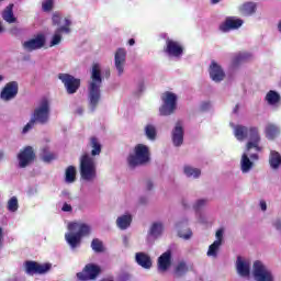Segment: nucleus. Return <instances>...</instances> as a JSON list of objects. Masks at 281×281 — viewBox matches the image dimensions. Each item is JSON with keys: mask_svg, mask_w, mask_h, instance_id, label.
Instances as JSON below:
<instances>
[{"mask_svg": "<svg viewBox=\"0 0 281 281\" xmlns=\"http://www.w3.org/2000/svg\"><path fill=\"white\" fill-rule=\"evenodd\" d=\"M52 269V263H37V273L43 276L44 273H48Z\"/></svg>", "mask_w": 281, "mask_h": 281, "instance_id": "42", "label": "nucleus"}, {"mask_svg": "<svg viewBox=\"0 0 281 281\" xmlns=\"http://www.w3.org/2000/svg\"><path fill=\"white\" fill-rule=\"evenodd\" d=\"M258 153L260 151L254 153V149H247V147H245L239 159V170L241 175H249L254 168H256V161L260 159Z\"/></svg>", "mask_w": 281, "mask_h": 281, "instance_id": "8", "label": "nucleus"}, {"mask_svg": "<svg viewBox=\"0 0 281 281\" xmlns=\"http://www.w3.org/2000/svg\"><path fill=\"white\" fill-rule=\"evenodd\" d=\"M181 227V222L177 224V228L179 229Z\"/></svg>", "mask_w": 281, "mask_h": 281, "instance_id": "57", "label": "nucleus"}, {"mask_svg": "<svg viewBox=\"0 0 281 281\" xmlns=\"http://www.w3.org/2000/svg\"><path fill=\"white\" fill-rule=\"evenodd\" d=\"M77 170L76 167L69 166L65 171V181L67 183H74L76 181Z\"/></svg>", "mask_w": 281, "mask_h": 281, "instance_id": "39", "label": "nucleus"}, {"mask_svg": "<svg viewBox=\"0 0 281 281\" xmlns=\"http://www.w3.org/2000/svg\"><path fill=\"white\" fill-rule=\"evenodd\" d=\"M34 124H36L33 119L30 120L29 123H26V125H24V127L22 128V135H27V133H30V131H32V128H34Z\"/></svg>", "mask_w": 281, "mask_h": 281, "instance_id": "45", "label": "nucleus"}, {"mask_svg": "<svg viewBox=\"0 0 281 281\" xmlns=\"http://www.w3.org/2000/svg\"><path fill=\"white\" fill-rule=\"evenodd\" d=\"M209 76L213 82H223L226 77L225 69L218 61L212 60L209 66Z\"/></svg>", "mask_w": 281, "mask_h": 281, "instance_id": "14", "label": "nucleus"}, {"mask_svg": "<svg viewBox=\"0 0 281 281\" xmlns=\"http://www.w3.org/2000/svg\"><path fill=\"white\" fill-rule=\"evenodd\" d=\"M267 139H276L280 134V127L276 124H268L265 130Z\"/></svg>", "mask_w": 281, "mask_h": 281, "instance_id": "34", "label": "nucleus"}, {"mask_svg": "<svg viewBox=\"0 0 281 281\" xmlns=\"http://www.w3.org/2000/svg\"><path fill=\"white\" fill-rule=\"evenodd\" d=\"M3 81V77L0 75V82Z\"/></svg>", "mask_w": 281, "mask_h": 281, "instance_id": "61", "label": "nucleus"}, {"mask_svg": "<svg viewBox=\"0 0 281 281\" xmlns=\"http://www.w3.org/2000/svg\"><path fill=\"white\" fill-rule=\"evenodd\" d=\"M135 260L139 267H143V269H150V267H153L150 256L145 252H136Z\"/></svg>", "mask_w": 281, "mask_h": 281, "instance_id": "28", "label": "nucleus"}, {"mask_svg": "<svg viewBox=\"0 0 281 281\" xmlns=\"http://www.w3.org/2000/svg\"><path fill=\"white\" fill-rule=\"evenodd\" d=\"M165 54H167L169 58H181L183 56V45L175 40L168 38L166 41Z\"/></svg>", "mask_w": 281, "mask_h": 281, "instance_id": "15", "label": "nucleus"}, {"mask_svg": "<svg viewBox=\"0 0 281 281\" xmlns=\"http://www.w3.org/2000/svg\"><path fill=\"white\" fill-rule=\"evenodd\" d=\"M19 93V83L16 81H11L4 86L0 93L1 100L3 102H10V100H14L16 94Z\"/></svg>", "mask_w": 281, "mask_h": 281, "instance_id": "17", "label": "nucleus"}, {"mask_svg": "<svg viewBox=\"0 0 281 281\" xmlns=\"http://www.w3.org/2000/svg\"><path fill=\"white\" fill-rule=\"evenodd\" d=\"M7 210L11 212V214L19 212V198L14 195L11 196L7 202Z\"/></svg>", "mask_w": 281, "mask_h": 281, "instance_id": "38", "label": "nucleus"}, {"mask_svg": "<svg viewBox=\"0 0 281 281\" xmlns=\"http://www.w3.org/2000/svg\"><path fill=\"white\" fill-rule=\"evenodd\" d=\"M52 113V102L49 99H42L34 109L31 119L35 124H47L49 122V115Z\"/></svg>", "mask_w": 281, "mask_h": 281, "instance_id": "7", "label": "nucleus"}, {"mask_svg": "<svg viewBox=\"0 0 281 281\" xmlns=\"http://www.w3.org/2000/svg\"><path fill=\"white\" fill-rule=\"evenodd\" d=\"M18 167L27 168L34 164V159H36V154L34 153V147L26 146L22 148L16 156Z\"/></svg>", "mask_w": 281, "mask_h": 281, "instance_id": "11", "label": "nucleus"}, {"mask_svg": "<svg viewBox=\"0 0 281 281\" xmlns=\"http://www.w3.org/2000/svg\"><path fill=\"white\" fill-rule=\"evenodd\" d=\"M1 32H4V29H3V25L0 22V34H1Z\"/></svg>", "mask_w": 281, "mask_h": 281, "instance_id": "56", "label": "nucleus"}, {"mask_svg": "<svg viewBox=\"0 0 281 281\" xmlns=\"http://www.w3.org/2000/svg\"><path fill=\"white\" fill-rule=\"evenodd\" d=\"M276 228L279 229V231H281V222H277V223H276Z\"/></svg>", "mask_w": 281, "mask_h": 281, "instance_id": "54", "label": "nucleus"}, {"mask_svg": "<svg viewBox=\"0 0 281 281\" xmlns=\"http://www.w3.org/2000/svg\"><path fill=\"white\" fill-rule=\"evenodd\" d=\"M188 271H189L188 263H186V261H179L175 267L173 276L176 278H181L186 276Z\"/></svg>", "mask_w": 281, "mask_h": 281, "instance_id": "35", "label": "nucleus"}, {"mask_svg": "<svg viewBox=\"0 0 281 281\" xmlns=\"http://www.w3.org/2000/svg\"><path fill=\"white\" fill-rule=\"evenodd\" d=\"M3 227L0 226V249L3 247Z\"/></svg>", "mask_w": 281, "mask_h": 281, "instance_id": "50", "label": "nucleus"}, {"mask_svg": "<svg viewBox=\"0 0 281 281\" xmlns=\"http://www.w3.org/2000/svg\"><path fill=\"white\" fill-rule=\"evenodd\" d=\"M182 172L187 179H199L201 177V169L192 165H184Z\"/></svg>", "mask_w": 281, "mask_h": 281, "instance_id": "27", "label": "nucleus"}, {"mask_svg": "<svg viewBox=\"0 0 281 281\" xmlns=\"http://www.w3.org/2000/svg\"><path fill=\"white\" fill-rule=\"evenodd\" d=\"M259 207H260L261 212H267V202L265 200H261L259 202Z\"/></svg>", "mask_w": 281, "mask_h": 281, "instance_id": "49", "label": "nucleus"}, {"mask_svg": "<svg viewBox=\"0 0 281 281\" xmlns=\"http://www.w3.org/2000/svg\"><path fill=\"white\" fill-rule=\"evenodd\" d=\"M25 52H35V49H43L45 47V35L38 34L35 37L23 43Z\"/></svg>", "mask_w": 281, "mask_h": 281, "instance_id": "19", "label": "nucleus"}, {"mask_svg": "<svg viewBox=\"0 0 281 281\" xmlns=\"http://www.w3.org/2000/svg\"><path fill=\"white\" fill-rule=\"evenodd\" d=\"M91 234V227L85 223L72 222L68 224V232L65 234V240L70 249H78L83 236Z\"/></svg>", "mask_w": 281, "mask_h": 281, "instance_id": "4", "label": "nucleus"}, {"mask_svg": "<svg viewBox=\"0 0 281 281\" xmlns=\"http://www.w3.org/2000/svg\"><path fill=\"white\" fill-rule=\"evenodd\" d=\"M178 235L180 238H183V240H190V238H192V231L190 228L179 231Z\"/></svg>", "mask_w": 281, "mask_h": 281, "instance_id": "44", "label": "nucleus"}, {"mask_svg": "<svg viewBox=\"0 0 281 281\" xmlns=\"http://www.w3.org/2000/svg\"><path fill=\"white\" fill-rule=\"evenodd\" d=\"M3 1H5V0H0V3H3Z\"/></svg>", "mask_w": 281, "mask_h": 281, "instance_id": "62", "label": "nucleus"}, {"mask_svg": "<svg viewBox=\"0 0 281 281\" xmlns=\"http://www.w3.org/2000/svg\"><path fill=\"white\" fill-rule=\"evenodd\" d=\"M91 247L97 254L104 251V245L102 244V240L98 238L92 240Z\"/></svg>", "mask_w": 281, "mask_h": 281, "instance_id": "41", "label": "nucleus"}, {"mask_svg": "<svg viewBox=\"0 0 281 281\" xmlns=\"http://www.w3.org/2000/svg\"><path fill=\"white\" fill-rule=\"evenodd\" d=\"M86 153L93 159H95V157H100V154L102 153V143H100L98 137L92 136L89 138Z\"/></svg>", "mask_w": 281, "mask_h": 281, "instance_id": "20", "label": "nucleus"}, {"mask_svg": "<svg viewBox=\"0 0 281 281\" xmlns=\"http://www.w3.org/2000/svg\"><path fill=\"white\" fill-rule=\"evenodd\" d=\"M231 126L237 142H245V139H248L245 147L247 150H254V153H262V146H260L262 138L260 137V130H258V127L234 125V123H231Z\"/></svg>", "mask_w": 281, "mask_h": 281, "instance_id": "1", "label": "nucleus"}, {"mask_svg": "<svg viewBox=\"0 0 281 281\" xmlns=\"http://www.w3.org/2000/svg\"><path fill=\"white\" fill-rule=\"evenodd\" d=\"M162 104L159 108V115L167 117L177 111L179 97L175 92L167 91L161 95Z\"/></svg>", "mask_w": 281, "mask_h": 281, "instance_id": "9", "label": "nucleus"}, {"mask_svg": "<svg viewBox=\"0 0 281 281\" xmlns=\"http://www.w3.org/2000/svg\"><path fill=\"white\" fill-rule=\"evenodd\" d=\"M43 12H52L54 10V0H44L42 2Z\"/></svg>", "mask_w": 281, "mask_h": 281, "instance_id": "43", "label": "nucleus"}, {"mask_svg": "<svg viewBox=\"0 0 281 281\" xmlns=\"http://www.w3.org/2000/svg\"><path fill=\"white\" fill-rule=\"evenodd\" d=\"M128 45H131V46L133 47V45H135V40H134V38H131V40L128 41Z\"/></svg>", "mask_w": 281, "mask_h": 281, "instance_id": "53", "label": "nucleus"}, {"mask_svg": "<svg viewBox=\"0 0 281 281\" xmlns=\"http://www.w3.org/2000/svg\"><path fill=\"white\" fill-rule=\"evenodd\" d=\"M236 111H238V105L235 106L234 113H236Z\"/></svg>", "mask_w": 281, "mask_h": 281, "instance_id": "58", "label": "nucleus"}, {"mask_svg": "<svg viewBox=\"0 0 281 281\" xmlns=\"http://www.w3.org/2000/svg\"><path fill=\"white\" fill-rule=\"evenodd\" d=\"M164 229H165L164 223L155 222L151 224V226L149 228V234L154 238H159V236H161L164 234Z\"/></svg>", "mask_w": 281, "mask_h": 281, "instance_id": "33", "label": "nucleus"}, {"mask_svg": "<svg viewBox=\"0 0 281 281\" xmlns=\"http://www.w3.org/2000/svg\"><path fill=\"white\" fill-rule=\"evenodd\" d=\"M74 207H71V204L65 202L61 206V212H72Z\"/></svg>", "mask_w": 281, "mask_h": 281, "instance_id": "48", "label": "nucleus"}, {"mask_svg": "<svg viewBox=\"0 0 281 281\" xmlns=\"http://www.w3.org/2000/svg\"><path fill=\"white\" fill-rule=\"evenodd\" d=\"M154 183H153V181H150V180H148L147 182H146V189L147 190H150L151 188H154Z\"/></svg>", "mask_w": 281, "mask_h": 281, "instance_id": "52", "label": "nucleus"}, {"mask_svg": "<svg viewBox=\"0 0 281 281\" xmlns=\"http://www.w3.org/2000/svg\"><path fill=\"white\" fill-rule=\"evenodd\" d=\"M102 66L93 64L88 81V101L90 111H95L102 98Z\"/></svg>", "mask_w": 281, "mask_h": 281, "instance_id": "2", "label": "nucleus"}, {"mask_svg": "<svg viewBox=\"0 0 281 281\" xmlns=\"http://www.w3.org/2000/svg\"><path fill=\"white\" fill-rule=\"evenodd\" d=\"M79 172L82 181H95L98 179V162L95 158L83 153L79 158Z\"/></svg>", "mask_w": 281, "mask_h": 281, "instance_id": "5", "label": "nucleus"}, {"mask_svg": "<svg viewBox=\"0 0 281 281\" xmlns=\"http://www.w3.org/2000/svg\"><path fill=\"white\" fill-rule=\"evenodd\" d=\"M236 271L240 278H249L251 274V261L238 257L236 260Z\"/></svg>", "mask_w": 281, "mask_h": 281, "instance_id": "21", "label": "nucleus"}, {"mask_svg": "<svg viewBox=\"0 0 281 281\" xmlns=\"http://www.w3.org/2000/svg\"><path fill=\"white\" fill-rule=\"evenodd\" d=\"M183 122L178 121L171 132V139L173 146L178 147L183 145Z\"/></svg>", "mask_w": 281, "mask_h": 281, "instance_id": "22", "label": "nucleus"}, {"mask_svg": "<svg viewBox=\"0 0 281 281\" xmlns=\"http://www.w3.org/2000/svg\"><path fill=\"white\" fill-rule=\"evenodd\" d=\"M75 113H76L77 115H82V113H85V108L78 106V108L76 109Z\"/></svg>", "mask_w": 281, "mask_h": 281, "instance_id": "51", "label": "nucleus"}, {"mask_svg": "<svg viewBox=\"0 0 281 281\" xmlns=\"http://www.w3.org/2000/svg\"><path fill=\"white\" fill-rule=\"evenodd\" d=\"M144 135L149 142L157 139V125L155 123H147L144 126Z\"/></svg>", "mask_w": 281, "mask_h": 281, "instance_id": "30", "label": "nucleus"}, {"mask_svg": "<svg viewBox=\"0 0 281 281\" xmlns=\"http://www.w3.org/2000/svg\"><path fill=\"white\" fill-rule=\"evenodd\" d=\"M240 12L244 16H251V14H256V3L255 2H246L240 7Z\"/></svg>", "mask_w": 281, "mask_h": 281, "instance_id": "36", "label": "nucleus"}, {"mask_svg": "<svg viewBox=\"0 0 281 281\" xmlns=\"http://www.w3.org/2000/svg\"><path fill=\"white\" fill-rule=\"evenodd\" d=\"M243 20L237 18H227L224 23L220 25L221 32H232V30H238L243 27Z\"/></svg>", "mask_w": 281, "mask_h": 281, "instance_id": "24", "label": "nucleus"}, {"mask_svg": "<svg viewBox=\"0 0 281 281\" xmlns=\"http://www.w3.org/2000/svg\"><path fill=\"white\" fill-rule=\"evenodd\" d=\"M269 166L272 170H280V167H281V154L280 153H278L276 150L270 151Z\"/></svg>", "mask_w": 281, "mask_h": 281, "instance_id": "31", "label": "nucleus"}, {"mask_svg": "<svg viewBox=\"0 0 281 281\" xmlns=\"http://www.w3.org/2000/svg\"><path fill=\"white\" fill-rule=\"evenodd\" d=\"M266 102L270 106H276V104H278L280 102V93H278L277 91L270 90L266 94Z\"/></svg>", "mask_w": 281, "mask_h": 281, "instance_id": "37", "label": "nucleus"}, {"mask_svg": "<svg viewBox=\"0 0 281 281\" xmlns=\"http://www.w3.org/2000/svg\"><path fill=\"white\" fill-rule=\"evenodd\" d=\"M201 111H210L212 109V102L211 101H202L200 104Z\"/></svg>", "mask_w": 281, "mask_h": 281, "instance_id": "47", "label": "nucleus"}, {"mask_svg": "<svg viewBox=\"0 0 281 281\" xmlns=\"http://www.w3.org/2000/svg\"><path fill=\"white\" fill-rule=\"evenodd\" d=\"M56 159V155L52 153H44L42 155V160L45 161V164H49L50 161H54Z\"/></svg>", "mask_w": 281, "mask_h": 281, "instance_id": "46", "label": "nucleus"}, {"mask_svg": "<svg viewBox=\"0 0 281 281\" xmlns=\"http://www.w3.org/2000/svg\"><path fill=\"white\" fill-rule=\"evenodd\" d=\"M37 265L36 261H27L25 263V271L29 276H35L37 273Z\"/></svg>", "mask_w": 281, "mask_h": 281, "instance_id": "40", "label": "nucleus"}, {"mask_svg": "<svg viewBox=\"0 0 281 281\" xmlns=\"http://www.w3.org/2000/svg\"><path fill=\"white\" fill-rule=\"evenodd\" d=\"M254 55L249 52H241L233 57V65H240V63H246V60H251Z\"/></svg>", "mask_w": 281, "mask_h": 281, "instance_id": "32", "label": "nucleus"}, {"mask_svg": "<svg viewBox=\"0 0 281 281\" xmlns=\"http://www.w3.org/2000/svg\"><path fill=\"white\" fill-rule=\"evenodd\" d=\"M2 19L5 23H16V16L14 15V4L10 3L2 11Z\"/></svg>", "mask_w": 281, "mask_h": 281, "instance_id": "29", "label": "nucleus"}, {"mask_svg": "<svg viewBox=\"0 0 281 281\" xmlns=\"http://www.w3.org/2000/svg\"><path fill=\"white\" fill-rule=\"evenodd\" d=\"M59 80H61L67 93L74 95L80 89V79L69 75V74H59Z\"/></svg>", "mask_w": 281, "mask_h": 281, "instance_id": "12", "label": "nucleus"}, {"mask_svg": "<svg viewBox=\"0 0 281 281\" xmlns=\"http://www.w3.org/2000/svg\"><path fill=\"white\" fill-rule=\"evenodd\" d=\"M205 205H207V199H198L194 201L192 207L194 210V212L198 214V222L205 224V217H203V215H201V210H203V207H205Z\"/></svg>", "mask_w": 281, "mask_h": 281, "instance_id": "25", "label": "nucleus"}, {"mask_svg": "<svg viewBox=\"0 0 281 281\" xmlns=\"http://www.w3.org/2000/svg\"><path fill=\"white\" fill-rule=\"evenodd\" d=\"M221 0H211V3H213L214 5H216V3H218Z\"/></svg>", "mask_w": 281, "mask_h": 281, "instance_id": "55", "label": "nucleus"}, {"mask_svg": "<svg viewBox=\"0 0 281 281\" xmlns=\"http://www.w3.org/2000/svg\"><path fill=\"white\" fill-rule=\"evenodd\" d=\"M150 161V147L144 144H137L133 153L127 157V164L130 168H137V166H144Z\"/></svg>", "mask_w": 281, "mask_h": 281, "instance_id": "6", "label": "nucleus"}, {"mask_svg": "<svg viewBox=\"0 0 281 281\" xmlns=\"http://www.w3.org/2000/svg\"><path fill=\"white\" fill-rule=\"evenodd\" d=\"M102 281H113V279H103Z\"/></svg>", "mask_w": 281, "mask_h": 281, "instance_id": "60", "label": "nucleus"}, {"mask_svg": "<svg viewBox=\"0 0 281 281\" xmlns=\"http://www.w3.org/2000/svg\"><path fill=\"white\" fill-rule=\"evenodd\" d=\"M133 223V215L131 213H125L116 218V226L119 229H128Z\"/></svg>", "mask_w": 281, "mask_h": 281, "instance_id": "26", "label": "nucleus"}, {"mask_svg": "<svg viewBox=\"0 0 281 281\" xmlns=\"http://www.w3.org/2000/svg\"><path fill=\"white\" fill-rule=\"evenodd\" d=\"M126 54L125 48H117L114 53V67L117 76H122L124 74V69L126 67Z\"/></svg>", "mask_w": 281, "mask_h": 281, "instance_id": "18", "label": "nucleus"}, {"mask_svg": "<svg viewBox=\"0 0 281 281\" xmlns=\"http://www.w3.org/2000/svg\"><path fill=\"white\" fill-rule=\"evenodd\" d=\"M278 27H279V31L281 32V21H280Z\"/></svg>", "mask_w": 281, "mask_h": 281, "instance_id": "59", "label": "nucleus"}, {"mask_svg": "<svg viewBox=\"0 0 281 281\" xmlns=\"http://www.w3.org/2000/svg\"><path fill=\"white\" fill-rule=\"evenodd\" d=\"M170 267H172V250H167L158 258V271L166 273Z\"/></svg>", "mask_w": 281, "mask_h": 281, "instance_id": "23", "label": "nucleus"}, {"mask_svg": "<svg viewBox=\"0 0 281 281\" xmlns=\"http://www.w3.org/2000/svg\"><path fill=\"white\" fill-rule=\"evenodd\" d=\"M53 25H57L53 36L50 37L49 47H56L63 43V34H69L71 32V25L74 21L71 16H65L60 12L55 11L52 15Z\"/></svg>", "mask_w": 281, "mask_h": 281, "instance_id": "3", "label": "nucleus"}, {"mask_svg": "<svg viewBox=\"0 0 281 281\" xmlns=\"http://www.w3.org/2000/svg\"><path fill=\"white\" fill-rule=\"evenodd\" d=\"M251 273L254 281H276L273 271L260 260L254 262Z\"/></svg>", "mask_w": 281, "mask_h": 281, "instance_id": "10", "label": "nucleus"}, {"mask_svg": "<svg viewBox=\"0 0 281 281\" xmlns=\"http://www.w3.org/2000/svg\"><path fill=\"white\" fill-rule=\"evenodd\" d=\"M101 271L102 269L100 266L95 263H88L81 272L77 273V278L80 281L95 280V278L100 276Z\"/></svg>", "mask_w": 281, "mask_h": 281, "instance_id": "13", "label": "nucleus"}, {"mask_svg": "<svg viewBox=\"0 0 281 281\" xmlns=\"http://www.w3.org/2000/svg\"><path fill=\"white\" fill-rule=\"evenodd\" d=\"M223 236H225V229L220 228L215 233V240L212 243V245L209 246V250L206 252V256L209 258H217L218 257V250L221 249V245H223Z\"/></svg>", "mask_w": 281, "mask_h": 281, "instance_id": "16", "label": "nucleus"}]
</instances>
